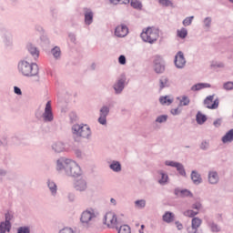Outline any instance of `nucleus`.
I'll return each mask as SVG.
<instances>
[{"mask_svg":"<svg viewBox=\"0 0 233 233\" xmlns=\"http://www.w3.org/2000/svg\"><path fill=\"white\" fill-rule=\"evenodd\" d=\"M56 169L59 174H65L68 177H81L83 176V170L76 161L63 157L56 160Z\"/></svg>","mask_w":233,"mask_h":233,"instance_id":"1","label":"nucleus"},{"mask_svg":"<svg viewBox=\"0 0 233 233\" xmlns=\"http://www.w3.org/2000/svg\"><path fill=\"white\" fill-rule=\"evenodd\" d=\"M18 73L24 77H37L39 76V66L34 62L22 59L17 65Z\"/></svg>","mask_w":233,"mask_h":233,"instance_id":"2","label":"nucleus"},{"mask_svg":"<svg viewBox=\"0 0 233 233\" xmlns=\"http://www.w3.org/2000/svg\"><path fill=\"white\" fill-rule=\"evenodd\" d=\"M71 132L73 134L74 140L76 143H79L81 138L87 140L92 139V130L87 125L75 124L71 127Z\"/></svg>","mask_w":233,"mask_h":233,"instance_id":"3","label":"nucleus"},{"mask_svg":"<svg viewBox=\"0 0 233 233\" xmlns=\"http://www.w3.org/2000/svg\"><path fill=\"white\" fill-rule=\"evenodd\" d=\"M140 37L144 43H149V45H154L157 39H159V29L156 27H147L144 29L140 35Z\"/></svg>","mask_w":233,"mask_h":233,"instance_id":"4","label":"nucleus"},{"mask_svg":"<svg viewBox=\"0 0 233 233\" xmlns=\"http://www.w3.org/2000/svg\"><path fill=\"white\" fill-rule=\"evenodd\" d=\"M99 217V211L93 208H87L80 215V222L82 225H88L90 221H96Z\"/></svg>","mask_w":233,"mask_h":233,"instance_id":"5","label":"nucleus"},{"mask_svg":"<svg viewBox=\"0 0 233 233\" xmlns=\"http://www.w3.org/2000/svg\"><path fill=\"white\" fill-rule=\"evenodd\" d=\"M36 119H43L44 123H52L54 121V112L52 111V102L47 101L46 104L45 111L41 115L39 113H35Z\"/></svg>","mask_w":233,"mask_h":233,"instance_id":"6","label":"nucleus"},{"mask_svg":"<svg viewBox=\"0 0 233 233\" xmlns=\"http://www.w3.org/2000/svg\"><path fill=\"white\" fill-rule=\"evenodd\" d=\"M103 223L106 225L107 228H116L117 230V215L112 211L106 213Z\"/></svg>","mask_w":233,"mask_h":233,"instance_id":"7","label":"nucleus"},{"mask_svg":"<svg viewBox=\"0 0 233 233\" xmlns=\"http://www.w3.org/2000/svg\"><path fill=\"white\" fill-rule=\"evenodd\" d=\"M126 83H127V76H125V74H122L120 77L117 78L113 85V89L115 91L116 96H119L123 94V91L125 90Z\"/></svg>","mask_w":233,"mask_h":233,"instance_id":"8","label":"nucleus"},{"mask_svg":"<svg viewBox=\"0 0 233 233\" xmlns=\"http://www.w3.org/2000/svg\"><path fill=\"white\" fill-rule=\"evenodd\" d=\"M73 188H75L76 192H86V189L88 188L86 178L82 177L80 178L75 179L73 182Z\"/></svg>","mask_w":233,"mask_h":233,"instance_id":"9","label":"nucleus"},{"mask_svg":"<svg viewBox=\"0 0 233 233\" xmlns=\"http://www.w3.org/2000/svg\"><path fill=\"white\" fill-rule=\"evenodd\" d=\"M165 165L167 167H173V168H177V171L178 172L179 176L187 177V171L185 170V166H183V164L176 161L167 160L165 162Z\"/></svg>","mask_w":233,"mask_h":233,"instance_id":"10","label":"nucleus"},{"mask_svg":"<svg viewBox=\"0 0 233 233\" xmlns=\"http://www.w3.org/2000/svg\"><path fill=\"white\" fill-rule=\"evenodd\" d=\"M175 66L178 69L185 68V65H187V59L185 58V54L182 51H178L175 56Z\"/></svg>","mask_w":233,"mask_h":233,"instance_id":"11","label":"nucleus"},{"mask_svg":"<svg viewBox=\"0 0 233 233\" xmlns=\"http://www.w3.org/2000/svg\"><path fill=\"white\" fill-rule=\"evenodd\" d=\"M153 65L156 74H163V72H165V62L163 61V58H161V56H155Z\"/></svg>","mask_w":233,"mask_h":233,"instance_id":"12","label":"nucleus"},{"mask_svg":"<svg viewBox=\"0 0 233 233\" xmlns=\"http://www.w3.org/2000/svg\"><path fill=\"white\" fill-rule=\"evenodd\" d=\"M110 114V107L108 106H103L99 110L98 123L100 125H106V117Z\"/></svg>","mask_w":233,"mask_h":233,"instance_id":"13","label":"nucleus"},{"mask_svg":"<svg viewBox=\"0 0 233 233\" xmlns=\"http://www.w3.org/2000/svg\"><path fill=\"white\" fill-rule=\"evenodd\" d=\"M0 35L2 36L3 42L6 46H12V34L9 33L6 28H1L0 29Z\"/></svg>","mask_w":233,"mask_h":233,"instance_id":"14","label":"nucleus"},{"mask_svg":"<svg viewBox=\"0 0 233 233\" xmlns=\"http://www.w3.org/2000/svg\"><path fill=\"white\" fill-rule=\"evenodd\" d=\"M84 21L85 25L90 26L94 23V12L90 8H84Z\"/></svg>","mask_w":233,"mask_h":233,"instance_id":"15","label":"nucleus"},{"mask_svg":"<svg viewBox=\"0 0 233 233\" xmlns=\"http://www.w3.org/2000/svg\"><path fill=\"white\" fill-rule=\"evenodd\" d=\"M115 35L116 37H127L128 35V26L124 24L117 25L115 29Z\"/></svg>","mask_w":233,"mask_h":233,"instance_id":"16","label":"nucleus"},{"mask_svg":"<svg viewBox=\"0 0 233 233\" xmlns=\"http://www.w3.org/2000/svg\"><path fill=\"white\" fill-rule=\"evenodd\" d=\"M109 168L112 170V172H116V174H119L123 170V167L121 166V162L117 160H111L108 162Z\"/></svg>","mask_w":233,"mask_h":233,"instance_id":"17","label":"nucleus"},{"mask_svg":"<svg viewBox=\"0 0 233 233\" xmlns=\"http://www.w3.org/2000/svg\"><path fill=\"white\" fill-rule=\"evenodd\" d=\"M26 50L29 52V54L32 56L34 59L39 58V49H37V47L35 45L31 43L27 44Z\"/></svg>","mask_w":233,"mask_h":233,"instance_id":"18","label":"nucleus"},{"mask_svg":"<svg viewBox=\"0 0 233 233\" xmlns=\"http://www.w3.org/2000/svg\"><path fill=\"white\" fill-rule=\"evenodd\" d=\"M190 177L194 185H201V183H203V178L201 177V174H199L197 170L191 171Z\"/></svg>","mask_w":233,"mask_h":233,"instance_id":"19","label":"nucleus"},{"mask_svg":"<svg viewBox=\"0 0 233 233\" xmlns=\"http://www.w3.org/2000/svg\"><path fill=\"white\" fill-rule=\"evenodd\" d=\"M208 183L210 185H218L219 183V175L216 171L208 172Z\"/></svg>","mask_w":233,"mask_h":233,"instance_id":"20","label":"nucleus"},{"mask_svg":"<svg viewBox=\"0 0 233 233\" xmlns=\"http://www.w3.org/2000/svg\"><path fill=\"white\" fill-rule=\"evenodd\" d=\"M159 90H163L164 88H168L170 86V80L168 77L163 76L158 80Z\"/></svg>","mask_w":233,"mask_h":233,"instance_id":"21","label":"nucleus"},{"mask_svg":"<svg viewBox=\"0 0 233 233\" xmlns=\"http://www.w3.org/2000/svg\"><path fill=\"white\" fill-rule=\"evenodd\" d=\"M206 223H207L208 228H210L211 232H213V233H218L221 230V227H219V225H218L212 219L206 220Z\"/></svg>","mask_w":233,"mask_h":233,"instance_id":"22","label":"nucleus"},{"mask_svg":"<svg viewBox=\"0 0 233 233\" xmlns=\"http://www.w3.org/2000/svg\"><path fill=\"white\" fill-rule=\"evenodd\" d=\"M157 174L160 176V179L158 180L159 185L165 186L167 183H168V174L165 172L164 170H158L157 171Z\"/></svg>","mask_w":233,"mask_h":233,"instance_id":"23","label":"nucleus"},{"mask_svg":"<svg viewBox=\"0 0 233 233\" xmlns=\"http://www.w3.org/2000/svg\"><path fill=\"white\" fill-rule=\"evenodd\" d=\"M47 187L49 188V191L51 192V196L56 198L57 196V184L54 182L53 180L48 179L47 180Z\"/></svg>","mask_w":233,"mask_h":233,"instance_id":"24","label":"nucleus"},{"mask_svg":"<svg viewBox=\"0 0 233 233\" xmlns=\"http://www.w3.org/2000/svg\"><path fill=\"white\" fill-rule=\"evenodd\" d=\"M52 150L56 152V154H60V152L65 151V144L63 142H56L52 145Z\"/></svg>","mask_w":233,"mask_h":233,"instance_id":"25","label":"nucleus"},{"mask_svg":"<svg viewBox=\"0 0 233 233\" xmlns=\"http://www.w3.org/2000/svg\"><path fill=\"white\" fill-rule=\"evenodd\" d=\"M12 230V223L2 221L0 222V233H6Z\"/></svg>","mask_w":233,"mask_h":233,"instance_id":"26","label":"nucleus"},{"mask_svg":"<svg viewBox=\"0 0 233 233\" xmlns=\"http://www.w3.org/2000/svg\"><path fill=\"white\" fill-rule=\"evenodd\" d=\"M159 103L160 105H167V106H170V105L174 103V98L170 97L169 96H160Z\"/></svg>","mask_w":233,"mask_h":233,"instance_id":"27","label":"nucleus"},{"mask_svg":"<svg viewBox=\"0 0 233 233\" xmlns=\"http://www.w3.org/2000/svg\"><path fill=\"white\" fill-rule=\"evenodd\" d=\"M202 223H203V220H201V218H193L191 220V228L193 230H198L201 227Z\"/></svg>","mask_w":233,"mask_h":233,"instance_id":"28","label":"nucleus"},{"mask_svg":"<svg viewBox=\"0 0 233 233\" xmlns=\"http://www.w3.org/2000/svg\"><path fill=\"white\" fill-rule=\"evenodd\" d=\"M163 221H165V223H172V221H174L175 219V215L174 213L167 211L163 215Z\"/></svg>","mask_w":233,"mask_h":233,"instance_id":"29","label":"nucleus"},{"mask_svg":"<svg viewBox=\"0 0 233 233\" xmlns=\"http://www.w3.org/2000/svg\"><path fill=\"white\" fill-rule=\"evenodd\" d=\"M196 121L198 125H204L207 121V116L201 111H198L196 115Z\"/></svg>","mask_w":233,"mask_h":233,"instance_id":"30","label":"nucleus"},{"mask_svg":"<svg viewBox=\"0 0 233 233\" xmlns=\"http://www.w3.org/2000/svg\"><path fill=\"white\" fill-rule=\"evenodd\" d=\"M233 141V128L226 133V136L222 137V143H230Z\"/></svg>","mask_w":233,"mask_h":233,"instance_id":"31","label":"nucleus"},{"mask_svg":"<svg viewBox=\"0 0 233 233\" xmlns=\"http://www.w3.org/2000/svg\"><path fill=\"white\" fill-rule=\"evenodd\" d=\"M210 101L204 103V105H207V108H208L209 110H216V108H218V106H219V98H217L213 101V104L210 105Z\"/></svg>","mask_w":233,"mask_h":233,"instance_id":"32","label":"nucleus"},{"mask_svg":"<svg viewBox=\"0 0 233 233\" xmlns=\"http://www.w3.org/2000/svg\"><path fill=\"white\" fill-rule=\"evenodd\" d=\"M199 148L200 150H204V151L208 150V148H210V140L208 139L202 140L199 145Z\"/></svg>","mask_w":233,"mask_h":233,"instance_id":"33","label":"nucleus"},{"mask_svg":"<svg viewBox=\"0 0 233 233\" xmlns=\"http://www.w3.org/2000/svg\"><path fill=\"white\" fill-rule=\"evenodd\" d=\"M130 5L132 8H135V10H141V8H143V4H141L139 0H131Z\"/></svg>","mask_w":233,"mask_h":233,"instance_id":"34","label":"nucleus"},{"mask_svg":"<svg viewBox=\"0 0 233 233\" xmlns=\"http://www.w3.org/2000/svg\"><path fill=\"white\" fill-rule=\"evenodd\" d=\"M51 54L55 57V59H59L61 57V48H59V46H55L51 50Z\"/></svg>","mask_w":233,"mask_h":233,"instance_id":"35","label":"nucleus"},{"mask_svg":"<svg viewBox=\"0 0 233 233\" xmlns=\"http://www.w3.org/2000/svg\"><path fill=\"white\" fill-rule=\"evenodd\" d=\"M136 208L143 209L147 207V200L145 199H138L135 201Z\"/></svg>","mask_w":233,"mask_h":233,"instance_id":"36","label":"nucleus"},{"mask_svg":"<svg viewBox=\"0 0 233 233\" xmlns=\"http://www.w3.org/2000/svg\"><path fill=\"white\" fill-rule=\"evenodd\" d=\"M116 230L118 233H131L130 227L128 225L118 226Z\"/></svg>","mask_w":233,"mask_h":233,"instance_id":"37","label":"nucleus"},{"mask_svg":"<svg viewBox=\"0 0 233 233\" xmlns=\"http://www.w3.org/2000/svg\"><path fill=\"white\" fill-rule=\"evenodd\" d=\"M190 105V98L187 96H183L182 99H180L179 106H188Z\"/></svg>","mask_w":233,"mask_h":233,"instance_id":"38","label":"nucleus"},{"mask_svg":"<svg viewBox=\"0 0 233 233\" xmlns=\"http://www.w3.org/2000/svg\"><path fill=\"white\" fill-rule=\"evenodd\" d=\"M188 35V31L187 28L183 27L180 30H177V36L180 37V39H185Z\"/></svg>","mask_w":233,"mask_h":233,"instance_id":"39","label":"nucleus"},{"mask_svg":"<svg viewBox=\"0 0 233 233\" xmlns=\"http://www.w3.org/2000/svg\"><path fill=\"white\" fill-rule=\"evenodd\" d=\"M194 195L188 189H181L180 198H193Z\"/></svg>","mask_w":233,"mask_h":233,"instance_id":"40","label":"nucleus"},{"mask_svg":"<svg viewBox=\"0 0 233 233\" xmlns=\"http://www.w3.org/2000/svg\"><path fill=\"white\" fill-rule=\"evenodd\" d=\"M155 121L156 123H167V121H168V115H160Z\"/></svg>","mask_w":233,"mask_h":233,"instance_id":"41","label":"nucleus"},{"mask_svg":"<svg viewBox=\"0 0 233 233\" xmlns=\"http://www.w3.org/2000/svg\"><path fill=\"white\" fill-rule=\"evenodd\" d=\"M211 68H225V63L224 62H212L210 65Z\"/></svg>","mask_w":233,"mask_h":233,"instance_id":"42","label":"nucleus"},{"mask_svg":"<svg viewBox=\"0 0 233 233\" xmlns=\"http://www.w3.org/2000/svg\"><path fill=\"white\" fill-rule=\"evenodd\" d=\"M194 19V16H187L183 20L184 26H190L192 25V20Z\"/></svg>","mask_w":233,"mask_h":233,"instance_id":"43","label":"nucleus"},{"mask_svg":"<svg viewBox=\"0 0 233 233\" xmlns=\"http://www.w3.org/2000/svg\"><path fill=\"white\" fill-rule=\"evenodd\" d=\"M17 233H30V227L23 226L17 228Z\"/></svg>","mask_w":233,"mask_h":233,"instance_id":"44","label":"nucleus"},{"mask_svg":"<svg viewBox=\"0 0 233 233\" xmlns=\"http://www.w3.org/2000/svg\"><path fill=\"white\" fill-rule=\"evenodd\" d=\"M198 211L188 209L184 213V216H187L188 218H195V216H198Z\"/></svg>","mask_w":233,"mask_h":233,"instance_id":"45","label":"nucleus"},{"mask_svg":"<svg viewBox=\"0 0 233 233\" xmlns=\"http://www.w3.org/2000/svg\"><path fill=\"white\" fill-rule=\"evenodd\" d=\"M212 25V17L208 16L204 19V25L206 28H210Z\"/></svg>","mask_w":233,"mask_h":233,"instance_id":"46","label":"nucleus"},{"mask_svg":"<svg viewBox=\"0 0 233 233\" xmlns=\"http://www.w3.org/2000/svg\"><path fill=\"white\" fill-rule=\"evenodd\" d=\"M223 88L224 90H233V82L232 81H228L224 83L223 85Z\"/></svg>","mask_w":233,"mask_h":233,"instance_id":"47","label":"nucleus"},{"mask_svg":"<svg viewBox=\"0 0 233 233\" xmlns=\"http://www.w3.org/2000/svg\"><path fill=\"white\" fill-rule=\"evenodd\" d=\"M158 3L162 5V6H172L174 5L170 0H158Z\"/></svg>","mask_w":233,"mask_h":233,"instance_id":"48","label":"nucleus"},{"mask_svg":"<svg viewBox=\"0 0 233 233\" xmlns=\"http://www.w3.org/2000/svg\"><path fill=\"white\" fill-rule=\"evenodd\" d=\"M12 218H14V215L11 214L10 212H7L5 214V223H11L10 221H12Z\"/></svg>","mask_w":233,"mask_h":233,"instance_id":"49","label":"nucleus"},{"mask_svg":"<svg viewBox=\"0 0 233 233\" xmlns=\"http://www.w3.org/2000/svg\"><path fill=\"white\" fill-rule=\"evenodd\" d=\"M118 63L119 65H127V56H125V55H121L118 57Z\"/></svg>","mask_w":233,"mask_h":233,"instance_id":"50","label":"nucleus"},{"mask_svg":"<svg viewBox=\"0 0 233 233\" xmlns=\"http://www.w3.org/2000/svg\"><path fill=\"white\" fill-rule=\"evenodd\" d=\"M191 90L193 92H198L199 90H202L201 83H198V84H196V85L192 86Z\"/></svg>","mask_w":233,"mask_h":233,"instance_id":"51","label":"nucleus"},{"mask_svg":"<svg viewBox=\"0 0 233 233\" xmlns=\"http://www.w3.org/2000/svg\"><path fill=\"white\" fill-rule=\"evenodd\" d=\"M6 145H8V139L6 138V137H3L0 139V147H6Z\"/></svg>","mask_w":233,"mask_h":233,"instance_id":"52","label":"nucleus"},{"mask_svg":"<svg viewBox=\"0 0 233 233\" xmlns=\"http://www.w3.org/2000/svg\"><path fill=\"white\" fill-rule=\"evenodd\" d=\"M67 198L71 203H74V201H76V194L75 193H72V192L68 193Z\"/></svg>","mask_w":233,"mask_h":233,"instance_id":"53","label":"nucleus"},{"mask_svg":"<svg viewBox=\"0 0 233 233\" xmlns=\"http://www.w3.org/2000/svg\"><path fill=\"white\" fill-rule=\"evenodd\" d=\"M170 112H171L172 116H179V114H181V110L179 109V107L173 108V109H171Z\"/></svg>","mask_w":233,"mask_h":233,"instance_id":"54","label":"nucleus"},{"mask_svg":"<svg viewBox=\"0 0 233 233\" xmlns=\"http://www.w3.org/2000/svg\"><path fill=\"white\" fill-rule=\"evenodd\" d=\"M14 92L16 96H23V91H21V88L18 86H14Z\"/></svg>","mask_w":233,"mask_h":233,"instance_id":"55","label":"nucleus"},{"mask_svg":"<svg viewBox=\"0 0 233 233\" xmlns=\"http://www.w3.org/2000/svg\"><path fill=\"white\" fill-rule=\"evenodd\" d=\"M214 127H216V128H218V127H221V118H218L213 122Z\"/></svg>","mask_w":233,"mask_h":233,"instance_id":"56","label":"nucleus"},{"mask_svg":"<svg viewBox=\"0 0 233 233\" xmlns=\"http://www.w3.org/2000/svg\"><path fill=\"white\" fill-rule=\"evenodd\" d=\"M75 155L76 156V157H78L79 159H81V157H83V152L80 149H76L75 150Z\"/></svg>","mask_w":233,"mask_h":233,"instance_id":"57","label":"nucleus"},{"mask_svg":"<svg viewBox=\"0 0 233 233\" xmlns=\"http://www.w3.org/2000/svg\"><path fill=\"white\" fill-rule=\"evenodd\" d=\"M208 101H209L210 103H212V101H214V95H211V96H207V97L205 98V100H204V103H208Z\"/></svg>","mask_w":233,"mask_h":233,"instance_id":"58","label":"nucleus"},{"mask_svg":"<svg viewBox=\"0 0 233 233\" xmlns=\"http://www.w3.org/2000/svg\"><path fill=\"white\" fill-rule=\"evenodd\" d=\"M68 37H69L71 43H76V35L74 33H70L68 35Z\"/></svg>","mask_w":233,"mask_h":233,"instance_id":"59","label":"nucleus"},{"mask_svg":"<svg viewBox=\"0 0 233 233\" xmlns=\"http://www.w3.org/2000/svg\"><path fill=\"white\" fill-rule=\"evenodd\" d=\"M181 190L179 187L175 188L174 194L175 196H177L178 198H181Z\"/></svg>","mask_w":233,"mask_h":233,"instance_id":"60","label":"nucleus"},{"mask_svg":"<svg viewBox=\"0 0 233 233\" xmlns=\"http://www.w3.org/2000/svg\"><path fill=\"white\" fill-rule=\"evenodd\" d=\"M192 208H194L195 210H199V208H201V204L195 203L192 205Z\"/></svg>","mask_w":233,"mask_h":233,"instance_id":"61","label":"nucleus"},{"mask_svg":"<svg viewBox=\"0 0 233 233\" xmlns=\"http://www.w3.org/2000/svg\"><path fill=\"white\" fill-rule=\"evenodd\" d=\"M201 88L203 90V88H210V84L208 83H200Z\"/></svg>","mask_w":233,"mask_h":233,"instance_id":"62","label":"nucleus"},{"mask_svg":"<svg viewBox=\"0 0 233 233\" xmlns=\"http://www.w3.org/2000/svg\"><path fill=\"white\" fill-rule=\"evenodd\" d=\"M177 230H183V224H181L179 221L176 222Z\"/></svg>","mask_w":233,"mask_h":233,"instance_id":"63","label":"nucleus"},{"mask_svg":"<svg viewBox=\"0 0 233 233\" xmlns=\"http://www.w3.org/2000/svg\"><path fill=\"white\" fill-rule=\"evenodd\" d=\"M0 176H1L2 177H5V176H6V170H5V169H0Z\"/></svg>","mask_w":233,"mask_h":233,"instance_id":"64","label":"nucleus"}]
</instances>
